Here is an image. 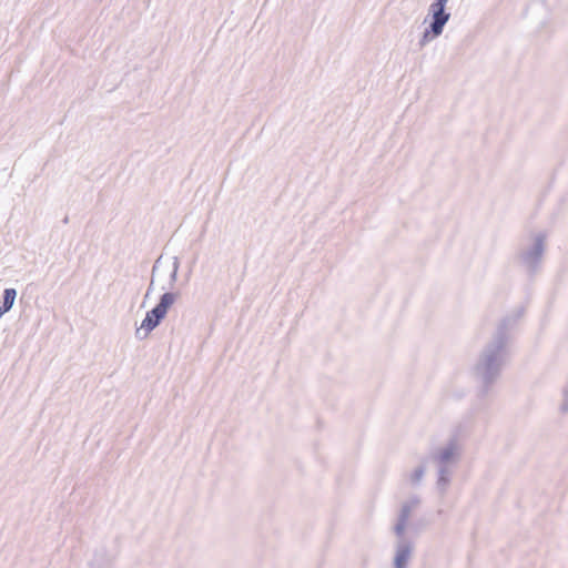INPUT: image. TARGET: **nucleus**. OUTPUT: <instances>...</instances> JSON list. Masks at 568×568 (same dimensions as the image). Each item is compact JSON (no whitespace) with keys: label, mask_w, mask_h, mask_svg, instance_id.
<instances>
[{"label":"nucleus","mask_w":568,"mask_h":568,"mask_svg":"<svg viewBox=\"0 0 568 568\" xmlns=\"http://www.w3.org/2000/svg\"><path fill=\"white\" fill-rule=\"evenodd\" d=\"M448 0H434L428 8V16L432 17L429 27L424 31L420 44L425 45L443 34L450 13L446 11Z\"/></svg>","instance_id":"nucleus-1"},{"label":"nucleus","mask_w":568,"mask_h":568,"mask_svg":"<svg viewBox=\"0 0 568 568\" xmlns=\"http://www.w3.org/2000/svg\"><path fill=\"white\" fill-rule=\"evenodd\" d=\"M175 297L172 293H165L161 296L160 303L149 313L142 321L140 329H144L145 334H149L154 329L162 318L168 313V310L173 305Z\"/></svg>","instance_id":"nucleus-2"},{"label":"nucleus","mask_w":568,"mask_h":568,"mask_svg":"<svg viewBox=\"0 0 568 568\" xmlns=\"http://www.w3.org/2000/svg\"><path fill=\"white\" fill-rule=\"evenodd\" d=\"M16 295L17 293L16 290L13 288H7L4 291L3 303L0 306V315L4 314L12 307L13 302L16 300Z\"/></svg>","instance_id":"nucleus-3"}]
</instances>
